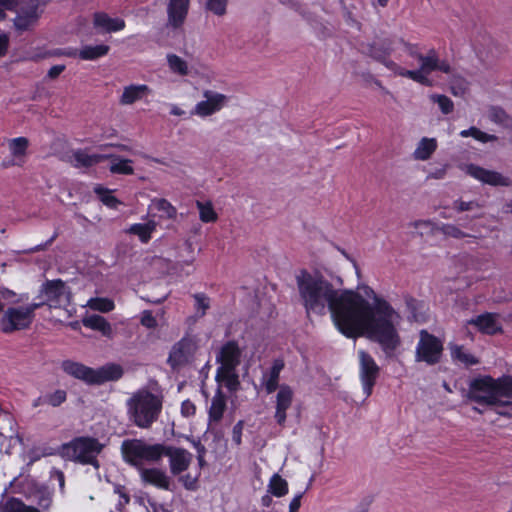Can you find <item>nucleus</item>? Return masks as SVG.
Returning a JSON list of instances; mask_svg holds the SVG:
<instances>
[{
  "label": "nucleus",
  "mask_w": 512,
  "mask_h": 512,
  "mask_svg": "<svg viewBox=\"0 0 512 512\" xmlns=\"http://www.w3.org/2000/svg\"><path fill=\"white\" fill-rule=\"evenodd\" d=\"M468 324L476 327L481 333L488 335H493L502 331L499 315L496 313H483L470 319Z\"/></svg>",
  "instance_id": "f3484780"
},
{
  "label": "nucleus",
  "mask_w": 512,
  "mask_h": 512,
  "mask_svg": "<svg viewBox=\"0 0 512 512\" xmlns=\"http://www.w3.org/2000/svg\"><path fill=\"white\" fill-rule=\"evenodd\" d=\"M285 364L282 359H275L269 370L265 371L261 378V385L264 387L267 394H271L277 389L279 390L280 373Z\"/></svg>",
  "instance_id": "aec40b11"
},
{
  "label": "nucleus",
  "mask_w": 512,
  "mask_h": 512,
  "mask_svg": "<svg viewBox=\"0 0 512 512\" xmlns=\"http://www.w3.org/2000/svg\"><path fill=\"white\" fill-rule=\"evenodd\" d=\"M22 165H23V163L14 157L9 158V159H4L1 162V166L5 169L13 167V166H22Z\"/></svg>",
  "instance_id": "680f3d73"
},
{
  "label": "nucleus",
  "mask_w": 512,
  "mask_h": 512,
  "mask_svg": "<svg viewBox=\"0 0 512 512\" xmlns=\"http://www.w3.org/2000/svg\"><path fill=\"white\" fill-rule=\"evenodd\" d=\"M149 92L147 85H130L124 88L120 97V103L123 105H131L142 99Z\"/></svg>",
  "instance_id": "c85d7f7f"
},
{
  "label": "nucleus",
  "mask_w": 512,
  "mask_h": 512,
  "mask_svg": "<svg viewBox=\"0 0 512 512\" xmlns=\"http://www.w3.org/2000/svg\"><path fill=\"white\" fill-rule=\"evenodd\" d=\"M272 496L270 493H266L265 495L262 496L261 498V504L262 506L264 507H269L271 506L272 502H273V499H272Z\"/></svg>",
  "instance_id": "338daca9"
},
{
  "label": "nucleus",
  "mask_w": 512,
  "mask_h": 512,
  "mask_svg": "<svg viewBox=\"0 0 512 512\" xmlns=\"http://www.w3.org/2000/svg\"><path fill=\"white\" fill-rule=\"evenodd\" d=\"M9 44V38L5 34L0 35V56L6 54Z\"/></svg>",
  "instance_id": "e2e57ef3"
},
{
  "label": "nucleus",
  "mask_w": 512,
  "mask_h": 512,
  "mask_svg": "<svg viewBox=\"0 0 512 512\" xmlns=\"http://www.w3.org/2000/svg\"><path fill=\"white\" fill-rule=\"evenodd\" d=\"M52 478L56 479L58 484H59V488L61 491H64V487H65V476H64V473L61 471V470H53L52 471Z\"/></svg>",
  "instance_id": "13d9d810"
},
{
  "label": "nucleus",
  "mask_w": 512,
  "mask_h": 512,
  "mask_svg": "<svg viewBox=\"0 0 512 512\" xmlns=\"http://www.w3.org/2000/svg\"><path fill=\"white\" fill-rule=\"evenodd\" d=\"M195 412H196V407L193 402H191L190 400H185L182 402L181 414L184 417H191L195 414Z\"/></svg>",
  "instance_id": "603ef678"
},
{
  "label": "nucleus",
  "mask_w": 512,
  "mask_h": 512,
  "mask_svg": "<svg viewBox=\"0 0 512 512\" xmlns=\"http://www.w3.org/2000/svg\"><path fill=\"white\" fill-rule=\"evenodd\" d=\"M438 230L445 236L452 237L455 239H462L468 236L458 226L454 224H442Z\"/></svg>",
  "instance_id": "a18cd8bd"
},
{
  "label": "nucleus",
  "mask_w": 512,
  "mask_h": 512,
  "mask_svg": "<svg viewBox=\"0 0 512 512\" xmlns=\"http://www.w3.org/2000/svg\"><path fill=\"white\" fill-rule=\"evenodd\" d=\"M216 380L223 382L230 391H236L240 385L236 369H217Z\"/></svg>",
  "instance_id": "2f4dec72"
},
{
  "label": "nucleus",
  "mask_w": 512,
  "mask_h": 512,
  "mask_svg": "<svg viewBox=\"0 0 512 512\" xmlns=\"http://www.w3.org/2000/svg\"><path fill=\"white\" fill-rule=\"evenodd\" d=\"M29 146V141L25 137H17L9 142V149L12 156L22 163H24V158L27 153V149Z\"/></svg>",
  "instance_id": "72a5a7b5"
},
{
  "label": "nucleus",
  "mask_w": 512,
  "mask_h": 512,
  "mask_svg": "<svg viewBox=\"0 0 512 512\" xmlns=\"http://www.w3.org/2000/svg\"><path fill=\"white\" fill-rule=\"evenodd\" d=\"M203 96L205 100L198 102L191 112L199 117H207L219 112L228 102L226 95L211 90H205Z\"/></svg>",
  "instance_id": "ddd939ff"
},
{
  "label": "nucleus",
  "mask_w": 512,
  "mask_h": 512,
  "mask_svg": "<svg viewBox=\"0 0 512 512\" xmlns=\"http://www.w3.org/2000/svg\"><path fill=\"white\" fill-rule=\"evenodd\" d=\"M93 26L100 33L121 31L125 28V21L121 18H112L105 12H96L93 15Z\"/></svg>",
  "instance_id": "6ab92c4d"
},
{
  "label": "nucleus",
  "mask_w": 512,
  "mask_h": 512,
  "mask_svg": "<svg viewBox=\"0 0 512 512\" xmlns=\"http://www.w3.org/2000/svg\"><path fill=\"white\" fill-rule=\"evenodd\" d=\"M467 398L481 406L512 405V378H476L469 385Z\"/></svg>",
  "instance_id": "7ed1b4c3"
},
{
  "label": "nucleus",
  "mask_w": 512,
  "mask_h": 512,
  "mask_svg": "<svg viewBox=\"0 0 512 512\" xmlns=\"http://www.w3.org/2000/svg\"><path fill=\"white\" fill-rule=\"evenodd\" d=\"M451 357L453 360H457L466 366L476 365L479 362L477 358L465 350L463 346L458 345L451 347Z\"/></svg>",
  "instance_id": "e433bc0d"
},
{
  "label": "nucleus",
  "mask_w": 512,
  "mask_h": 512,
  "mask_svg": "<svg viewBox=\"0 0 512 512\" xmlns=\"http://www.w3.org/2000/svg\"><path fill=\"white\" fill-rule=\"evenodd\" d=\"M440 61L446 62L450 68L449 72H444L449 75L450 92L456 97H463L469 90V82L452 68L448 60L440 58Z\"/></svg>",
  "instance_id": "b1692460"
},
{
  "label": "nucleus",
  "mask_w": 512,
  "mask_h": 512,
  "mask_svg": "<svg viewBox=\"0 0 512 512\" xmlns=\"http://www.w3.org/2000/svg\"><path fill=\"white\" fill-rule=\"evenodd\" d=\"M2 512H39V510L34 507L26 506L22 501L16 498H10L5 502Z\"/></svg>",
  "instance_id": "a19ab883"
},
{
  "label": "nucleus",
  "mask_w": 512,
  "mask_h": 512,
  "mask_svg": "<svg viewBox=\"0 0 512 512\" xmlns=\"http://www.w3.org/2000/svg\"><path fill=\"white\" fill-rule=\"evenodd\" d=\"M430 100L433 103H437L439 109L443 114H449L454 110L453 101L443 94H432L430 95Z\"/></svg>",
  "instance_id": "79ce46f5"
},
{
  "label": "nucleus",
  "mask_w": 512,
  "mask_h": 512,
  "mask_svg": "<svg viewBox=\"0 0 512 512\" xmlns=\"http://www.w3.org/2000/svg\"><path fill=\"white\" fill-rule=\"evenodd\" d=\"M226 410V396L221 389H217L215 395L211 400V405L208 411L209 423H218L222 419Z\"/></svg>",
  "instance_id": "393cba45"
},
{
  "label": "nucleus",
  "mask_w": 512,
  "mask_h": 512,
  "mask_svg": "<svg viewBox=\"0 0 512 512\" xmlns=\"http://www.w3.org/2000/svg\"><path fill=\"white\" fill-rule=\"evenodd\" d=\"M109 46L105 44L86 45L79 50V57L82 60H96L108 54Z\"/></svg>",
  "instance_id": "473e14b6"
},
{
  "label": "nucleus",
  "mask_w": 512,
  "mask_h": 512,
  "mask_svg": "<svg viewBox=\"0 0 512 512\" xmlns=\"http://www.w3.org/2000/svg\"><path fill=\"white\" fill-rule=\"evenodd\" d=\"M189 0H169L167 7L168 24L174 28L180 27L187 16Z\"/></svg>",
  "instance_id": "412c9836"
},
{
  "label": "nucleus",
  "mask_w": 512,
  "mask_h": 512,
  "mask_svg": "<svg viewBox=\"0 0 512 512\" xmlns=\"http://www.w3.org/2000/svg\"><path fill=\"white\" fill-rule=\"evenodd\" d=\"M152 206L159 212H162V217L174 219L177 215L176 208L164 198L154 199L152 201Z\"/></svg>",
  "instance_id": "ea45409f"
},
{
  "label": "nucleus",
  "mask_w": 512,
  "mask_h": 512,
  "mask_svg": "<svg viewBox=\"0 0 512 512\" xmlns=\"http://www.w3.org/2000/svg\"><path fill=\"white\" fill-rule=\"evenodd\" d=\"M242 353L237 341H227L216 354V362L220 364L217 369H236L241 363Z\"/></svg>",
  "instance_id": "4468645a"
},
{
  "label": "nucleus",
  "mask_w": 512,
  "mask_h": 512,
  "mask_svg": "<svg viewBox=\"0 0 512 512\" xmlns=\"http://www.w3.org/2000/svg\"><path fill=\"white\" fill-rule=\"evenodd\" d=\"M243 423L239 421L235 424L232 430V440L237 444H241V436H242Z\"/></svg>",
  "instance_id": "6e6d98bb"
},
{
  "label": "nucleus",
  "mask_w": 512,
  "mask_h": 512,
  "mask_svg": "<svg viewBox=\"0 0 512 512\" xmlns=\"http://www.w3.org/2000/svg\"><path fill=\"white\" fill-rule=\"evenodd\" d=\"M489 117L492 121H494L496 123H501V124L505 123V121L507 119L506 113L500 108H492L490 110Z\"/></svg>",
  "instance_id": "3c124183"
},
{
  "label": "nucleus",
  "mask_w": 512,
  "mask_h": 512,
  "mask_svg": "<svg viewBox=\"0 0 512 512\" xmlns=\"http://www.w3.org/2000/svg\"><path fill=\"white\" fill-rule=\"evenodd\" d=\"M103 445L93 437H76L68 443H64L60 449V456L82 465H92L99 468L98 455L102 452Z\"/></svg>",
  "instance_id": "0eeeda50"
},
{
  "label": "nucleus",
  "mask_w": 512,
  "mask_h": 512,
  "mask_svg": "<svg viewBox=\"0 0 512 512\" xmlns=\"http://www.w3.org/2000/svg\"><path fill=\"white\" fill-rule=\"evenodd\" d=\"M106 159L105 155L88 154L84 150H75L71 155V162L75 167H91Z\"/></svg>",
  "instance_id": "bb28decb"
},
{
  "label": "nucleus",
  "mask_w": 512,
  "mask_h": 512,
  "mask_svg": "<svg viewBox=\"0 0 512 512\" xmlns=\"http://www.w3.org/2000/svg\"><path fill=\"white\" fill-rule=\"evenodd\" d=\"M295 281L298 301L307 316L330 313L343 335L349 338L366 335L381 346L387 357L394 356L401 344L397 331L401 317L370 287L364 286L363 290L372 303L359 292L343 288V279L338 275L302 269Z\"/></svg>",
  "instance_id": "f257e3e1"
},
{
  "label": "nucleus",
  "mask_w": 512,
  "mask_h": 512,
  "mask_svg": "<svg viewBox=\"0 0 512 512\" xmlns=\"http://www.w3.org/2000/svg\"><path fill=\"white\" fill-rule=\"evenodd\" d=\"M294 399L293 389L287 385L282 384L275 396V413L274 419L276 423L284 427L287 420V411L291 408Z\"/></svg>",
  "instance_id": "dca6fc26"
},
{
  "label": "nucleus",
  "mask_w": 512,
  "mask_h": 512,
  "mask_svg": "<svg viewBox=\"0 0 512 512\" xmlns=\"http://www.w3.org/2000/svg\"><path fill=\"white\" fill-rule=\"evenodd\" d=\"M447 172V166H443L435 171H432L428 174V179H443Z\"/></svg>",
  "instance_id": "bf43d9fd"
},
{
  "label": "nucleus",
  "mask_w": 512,
  "mask_h": 512,
  "mask_svg": "<svg viewBox=\"0 0 512 512\" xmlns=\"http://www.w3.org/2000/svg\"><path fill=\"white\" fill-rule=\"evenodd\" d=\"M106 158L110 159L109 171L111 173L121 175H132L134 173L132 160L124 159L114 155L106 156Z\"/></svg>",
  "instance_id": "7c9ffc66"
},
{
  "label": "nucleus",
  "mask_w": 512,
  "mask_h": 512,
  "mask_svg": "<svg viewBox=\"0 0 512 512\" xmlns=\"http://www.w3.org/2000/svg\"><path fill=\"white\" fill-rule=\"evenodd\" d=\"M164 451L163 457H168L170 472L173 475H179L189 468L193 459V455L189 451L184 448L165 444Z\"/></svg>",
  "instance_id": "2eb2a0df"
},
{
  "label": "nucleus",
  "mask_w": 512,
  "mask_h": 512,
  "mask_svg": "<svg viewBox=\"0 0 512 512\" xmlns=\"http://www.w3.org/2000/svg\"><path fill=\"white\" fill-rule=\"evenodd\" d=\"M190 441H191L192 445L194 446V448L196 449L198 455L206 454V448L199 440L191 439Z\"/></svg>",
  "instance_id": "69168bd1"
},
{
  "label": "nucleus",
  "mask_w": 512,
  "mask_h": 512,
  "mask_svg": "<svg viewBox=\"0 0 512 512\" xmlns=\"http://www.w3.org/2000/svg\"><path fill=\"white\" fill-rule=\"evenodd\" d=\"M404 45L405 52L418 60L419 68L414 70H408L400 66L393 60L389 59L391 52L394 50V43L390 40H384L382 42H374L368 47V54L374 60L382 63L387 69L393 72L395 75L406 77L424 86H431L432 82L429 79V75L432 72H449L450 68L446 62L440 61L438 52L431 48L426 54H422L418 46L415 44L406 43L401 41Z\"/></svg>",
  "instance_id": "f03ea898"
},
{
  "label": "nucleus",
  "mask_w": 512,
  "mask_h": 512,
  "mask_svg": "<svg viewBox=\"0 0 512 512\" xmlns=\"http://www.w3.org/2000/svg\"><path fill=\"white\" fill-rule=\"evenodd\" d=\"M197 348V341L194 337H183L172 346L168 363L173 368L187 364L194 356Z\"/></svg>",
  "instance_id": "f8f14e48"
},
{
  "label": "nucleus",
  "mask_w": 512,
  "mask_h": 512,
  "mask_svg": "<svg viewBox=\"0 0 512 512\" xmlns=\"http://www.w3.org/2000/svg\"><path fill=\"white\" fill-rule=\"evenodd\" d=\"M140 322L144 327L148 329H154L158 325L156 318L153 316L150 310H144L142 312Z\"/></svg>",
  "instance_id": "8fccbe9b"
},
{
  "label": "nucleus",
  "mask_w": 512,
  "mask_h": 512,
  "mask_svg": "<svg viewBox=\"0 0 512 512\" xmlns=\"http://www.w3.org/2000/svg\"><path fill=\"white\" fill-rule=\"evenodd\" d=\"M304 492L297 493L289 504V512H298Z\"/></svg>",
  "instance_id": "4d7b16f0"
},
{
  "label": "nucleus",
  "mask_w": 512,
  "mask_h": 512,
  "mask_svg": "<svg viewBox=\"0 0 512 512\" xmlns=\"http://www.w3.org/2000/svg\"><path fill=\"white\" fill-rule=\"evenodd\" d=\"M115 493L118 494V503H117V507L118 509L122 508L123 506H125L126 504L129 503L130 501V498L129 496L124 492V490L121 488V487H117L115 489Z\"/></svg>",
  "instance_id": "5fc2aeb1"
},
{
  "label": "nucleus",
  "mask_w": 512,
  "mask_h": 512,
  "mask_svg": "<svg viewBox=\"0 0 512 512\" xmlns=\"http://www.w3.org/2000/svg\"><path fill=\"white\" fill-rule=\"evenodd\" d=\"M83 325L86 328L101 332L105 337L111 338L113 336L112 326L103 316L97 314L87 316L83 319Z\"/></svg>",
  "instance_id": "a878e982"
},
{
  "label": "nucleus",
  "mask_w": 512,
  "mask_h": 512,
  "mask_svg": "<svg viewBox=\"0 0 512 512\" xmlns=\"http://www.w3.org/2000/svg\"><path fill=\"white\" fill-rule=\"evenodd\" d=\"M41 306L42 303H33L25 307L8 308L0 321L1 330L4 333H11L29 327L33 321L35 310Z\"/></svg>",
  "instance_id": "1a4fd4ad"
},
{
  "label": "nucleus",
  "mask_w": 512,
  "mask_h": 512,
  "mask_svg": "<svg viewBox=\"0 0 512 512\" xmlns=\"http://www.w3.org/2000/svg\"><path fill=\"white\" fill-rule=\"evenodd\" d=\"M41 11L38 4H33L28 8L21 9L14 19V26L18 31H26L36 25L40 18Z\"/></svg>",
  "instance_id": "4be33fe9"
},
{
  "label": "nucleus",
  "mask_w": 512,
  "mask_h": 512,
  "mask_svg": "<svg viewBox=\"0 0 512 512\" xmlns=\"http://www.w3.org/2000/svg\"><path fill=\"white\" fill-rule=\"evenodd\" d=\"M473 138L482 143H487V142L496 140V136L487 134L476 127H475Z\"/></svg>",
  "instance_id": "864d4df0"
},
{
  "label": "nucleus",
  "mask_w": 512,
  "mask_h": 512,
  "mask_svg": "<svg viewBox=\"0 0 512 512\" xmlns=\"http://www.w3.org/2000/svg\"><path fill=\"white\" fill-rule=\"evenodd\" d=\"M87 306L92 310L99 311L102 313H108L115 308L113 300L101 297L89 299L87 302Z\"/></svg>",
  "instance_id": "58836bf2"
},
{
  "label": "nucleus",
  "mask_w": 512,
  "mask_h": 512,
  "mask_svg": "<svg viewBox=\"0 0 512 512\" xmlns=\"http://www.w3.org/2000/svg\"><path fill=\"white\" fill-rule=\"evenodd\" d=\"M167 62L169 69L178 75L186 76L189 73L187 62L176 54H168Z\"/></svg>",
  "instance_id": "4c0bfd02"
},
{
  "label": "nucleus",
  "mask_w": 512,
  "mask_h": 512,
  "mask_svg": "<svg viewBox=\"0 0 512 512\" xmlns=\"http://www.w3.org/2000/svg\"><path fill=\"white\" fill-rule=\"evenodd\" d=\"M164 452L163 443H149L144 439L124 440L121 445L124 461L139 471L147 465L159 463Z\"/></svg>",
  "instance_id": "39448f33"
},
{
  "label": "nucleus",
  "mask_w": 512,
  "mask_h": 512,
  "mask_svg": "<svg viewBox=\"0 0 512 512\" xmlns=\"http://www.w3.org/2000/svg\"><path fill=\"white\" fill-rule=\"evenodd\" d=\"M157 223L149 220L146 223H136L129 227L130 234L137 235L142 243H147L151 239L152 233L155 231Z\"/></svg>",
  "instance_id": "c756f323"
},
{
  "label": "nucleus",
  "mask_w": 512,
  "mask_h": 512,
  "mask_svg": "<svg viewBox=\"0 0 512 512\" xmlns=\"http://www.w3.org/2000/svg\"><path fill=\"white\" fill-rule=\"evenodd\" d=\"M436 149H437L436 139L424 137L418 142V144L413 152V158L415 160H419V161L428 160L432 156V154L436 151Z\"/></svg>",
  "instance_id": "cd10ccee"
},
{
  "label": "nucleus",
  "mask_w": 512,
  "mask_h": 512,
  "mask_svg": "<svg viewBox=\"0 0 512 512\" xmlns=\"http://www.w3.org/2000/svg\"><path fill=\"white\" fill-rule=\"evenodd\" d=\"M268 493L275 497H283L288 493V483L279 474H273L268 483Z\"/></svg>",
  "instance_id": "f704fd0d"
},
{
  "label": "nucleus",
  "mask_w": 512,
  "mask_h": 512,
  "mask_svg": "<svg viewBox=\"0 0 512 512\" xmlns=\"http://www.w3.org/2000/svg\"><path fill=\"white\" fill-rule=\"evenodd\" d=\"M196 207L199 211V218L202 222L211 223L218 219V215L215 212L211 201H196Z\"/></svg>",
  "instance_id": "c9c22d12"
},
{
  "label": "nucleus",
  "mask_w": 512,
  "mask_h": 512,
  "mask_svg": "<svg viewBox=\"0 0 512 512\" xmlns=\"http://www.w3.org/2000/svg\"><path fill=\"white\" fill-rule=\"evenodd\" d=\"M61 369L69 376L89 385H98L121 378L122 368L117 364H107L98 369L90 368L80 362L64 360Z\"/></svg>",
  "instance_id": "423d86ee"
},
{
  "label": "nucleus",
  "mask_w": 512,
  "mask_h": 512,
  "mask_svg": "<svg viewBox=\"0 0 512 512\" xmlns=\"http://www.w3.org/2000/svg\"><path fill=\"white\" fill-rule=\"evenodd\" d=\"M46 405L58 407L67 399V393L63 389H57L53 392L46 393Z\"/></svg>",
  "instance_id": "37998d69"
},
{
  "label": "nucleus",
  "mask_w": 512,
  "mask_h": 512,
  "mask_svg": "<svg viewBox=\"0 0 512 512\" xmlns=\"http://www.w3.org/2000/svg\"><path fill=\"white\" fill-rule=\"evenodd\" d=\"M465 172L473 178L490 185L507 186L509 184L508 179L500 173L486 170L474 164L466 165Z\"/></svg>",
  "instance_id": "a211bd4d"
},
{
  "label": "nucleus",
  "mask_w": 512,
  "mask_h": 512,
  "mask_svg": "<svg viewBox=\"0 0 512 512\" xmlns=\"http://www.w3.org/2000/svg\"><path fill=\"white\" fill-rule=\"evenodd\" d=\"M94 192L99 196L100 200L107 206L111 208H115L119 203L118 200L110 193V191L106 190L101 186H96L94 188Z\"/></svg>",
  "instance_id": "49530a36"
},
{
  "label": "nucleus",
  "mask_w": 512,
  "mask_h": 512,
  "mask_svg": "<svg viewBox=\"0 0 512 512\" xmlns=\"http://www.w3.org/2000/svg\"><path fill=\"white\" fill-rule=\"evenodd\" d=\"M227 0H207L206 8L215 15L222 16L226 13Z\"/></svg>",
  "instance_id": "09e8293b"
},
{
  "label": "nucleus",
  "mask_w": 512,
  "mask_h": 512,
  "mask_svg": "<svg viewBox=\"0 0 512 512\" xmlns=\"http://www.w3.org/2000/svg\"><path fill=\"white\" fill-rule=\"evenodd\" d=\"M40 302L50 308L66 307L70 304L71 292L69 287L60 279L47 281L42 285Z\"/></svg>",
  "instance_id": "9d476101"
},
{
  "label": "nucleus",
  "mask_w": 512,
  "mask_h": 512,
  "mask_svg": "<svg viewBox=\"0 0 512 512\" xmlns=\"http://www.w3.org/2000/svg\"><path fill=\"white\" fill-rule=\"evenodd\" d=\"M195 300V309L198 317H203L210 308V299L204 293H196L193 295Z\"/></svg>",
  "instance_id": "c03bdc74"
},
{
  "label": "nucleus",
  "mask_w": 512,
  "mask_h": 512,
  "mask_svg": "<svg viewBox=\"0 0 512 512\" xmlns=\"http://www.w3.org/2000/svg\"><path fill=\"white\" fill-rule=\"evenodd\" d=\"M474 131H475V127H470L469 129L462 130L460 132V136L463 138L474 137Z\"/></svg>",
  "instance_id": "774afa93"
},
{
  "label": "nucleus",
  "mask_w": 512,
  "mask_h": 512,
  "mask_svg": "<svg viewBox=\"0 0 512 512\" xmlns=\"http://www.w3.org/2000/svg\"><path fill=\"white\" fill-rule=\"evenodd\" d=\"M452 208L457 212L472 211L481 208V205L477 201H464L457 199L453 202Z\"/></svg>",
  "instance_id": "de8ad7c7"
},
{
  "label": "nucleus",
  "mask_w": 512,
  "mask_h": 512,
  "mask_svg": "<svg viewBox=\"0 0 512 512\" xmlns=\"http://www.w3.org/2000/svg\"><path fill=\"white\" fill-rule=\"evenodd\" d=\"M140 476L143 482L153 485L159 489L169 490L170 489V477L167 473L159 468H143L140 471Z\"/></svg>",
  "instance_id": "5701e85b"
},
{
  "label": "nucleus",
  "mask_w": 512,
  "mask_h": 512,
  "mask_svg": "<svg viewBox=\"0 0 512 512\" xmlns=\"http://www.w3.org/2000/svg\"><path fill=\"white\" fill-rule=\"evenodd\" d=\"M406 304H407V307L411 310V313H412V316L413 318L418 321V316L414 313L417 305H418V302L417 300L413 299V298H408L406 299Z\"/></svg>",
  "instance_id": "0e129e2a"
},
{
  "label": "nucleus",
  "mask_w": 512,
  "mask_h": 512,
  "mask_svg": "<svg viewBox=\"0 0 512 512\" xmlns=\"http://www.w3.org/2000/svg\"><path fill=\"white\" fill-rule=\"evenodd\" d=\"M443 342L427 330L419 332V340L415 348V361L427 365H435L441 361L443 355Z\"/></svg>",
  "instance_id": "6e6552de"
},
{
  "label": "nucleus",
  "mask_w": 512,
  "mask_h": 512,
  "mask_svg": "<svg viewBox=\"0 0 512 512\" xmlns=\"http://www.w3.org/2000/svg\"><path fill=\"white\" fill-rule=\"evenodd\" d=\"M163 408V395L147 388L140 389L127 400L129 420L137 427L149 429L158 420Z\"/></svg>",
  "instance_id": "20e7f679"
},
{
  "label": "nucleus",
  "mask_w": 512,
  "mask_h": 512,
  "mask_svg": "<svg viewBox=\"0 0 512 512\" xmlns=\"http://www.w3.org/2000/svg\"><path fill=\"white\" fill-rule=\"evenodd\" d=\"M359 377L366 397L372 393L373 387L379 376L380 368L373 357L364 350L358 351Z\"/></svg>",
  "instance_id": "9b49d317"
},
{
  "label": "nucleus",
  "mask_w": 512,
  "mask_h": 512,
  "mask_svg": "<svg viewBox=\"0 0 512 512\" xmlns=\"http://www.w3.org/2000/svg\"><path fill=\"white\" fill-rule=\"evenodd\" d=\"M65 70V66L64 65H55V66H52L49 71H48V77H50L51 79H55L56 77H58L63 71Z\"/></svg>",
  "instance_id": "052dcab7"
}]
</instances>
